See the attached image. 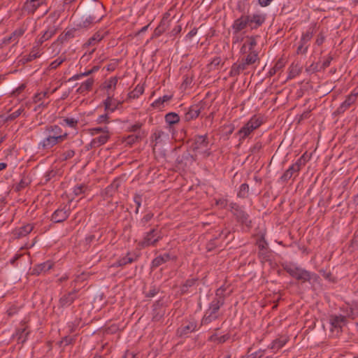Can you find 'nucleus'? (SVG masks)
<instances>
[{"mask_svg": "<svg viewBox=\"0 0 358 358\" xmlns=\"http://www.w3.org/2000/svg\"><path fill=\"white\" fill-rule=\"evenodd\" d=\"M162 238L161 231L158 229V225H156L144 234L142 240L138 243V245L143 248L155 246Z\"/></svg>", "mask_w": 358, "mask_h": 358, "instance_id": "39448f33", "label": "nucleus"}, {"mask_svg": "<svg viewBox=\"0 0 358 358\" xmlns=\"http://www.w3.org/2000/svg\"><path fill=\"white\" fill-rule=\"evenodd\" d=\"M259 250L266 251L268 250V243L264 237H262L257 242Z\"/></svg>", "mask_w": 358, "mask_h": 358, "instance_id": "052dcab7", "label": "nucleus"}, {"mask_svg": "<svg viewBox=\"0 0 358 358\" xmlns=\"http://www.w3.org/2000/svg\"><path fill=\"white\" fill-rule=\"evenodd\" d=\"M247 55L243 56L241 59L245 62L246 64H249L250 65L254 64L259 59V52L256 50H252V52L247 51Z\"/></svg>", "mask_w": 358, "mask_h": 358, "instance_id": "c756f323", "label": "nucleus"}, {"mask_svg": "<svg viewBox=\"0 0 358 358\" xmlns=\"http://www.w3.org/2000/svg\"><path fill=\"white\" fill-rule=\"evenodd\" d=\"M33 229V225L28 224L16 229L14 234L17 238H21L30 234Z\"/></svg>", "mask_w": 358, "mask_h": 358, "instance_id": "2f4dec72", "label": "nucleus"}, {"mask_svg": "<svg viewBox=\"0 0 358 358\" xmlns=\"http://www.w3.org/2000/svg\"><path fill=\"white\" fill-rule=\"evenodd\" d=\"M103 38V36L99 32L95 33L91 38H89L87 42L85 44L86 46L95 45Z\"/></svg>", "mask_w": 358, "mask_h": 358, "instance_id": "a19ab883", "label": "nucleus"}, {"mask_svg": "<svg viewBox=\"0 0 358 358\" xmlns=\"http://www.w3.org/2000/svg\"><path fill=\"white\" fill-rule=\"evenodd\" d=\"M94 80L92 78H88L86 81L83 82L80 86L77 89L76 92L79 94H84L92 90L94 85Z\"/></svg>", "mask_w": 358, "mask_h": 358, "instance_id": "7c9ffc66", "label": "nucleus"}, {"mask_svg": "<svg viewBox=\"0 0 358 358\" xmlns=\"http://www.w3.org/2000/svg\"><path fill=\"white\" fill-rule=\"evenodd\" d=\"M301 71V67L299 64H292L289 69V79H292L295 78L296 76L299 75Z\"/></svg>", "mask_w": 358, "mask_h": 358, "instance_id": "c9c22d12", "label": "nucleus"}, {"mask_svg": "<svg viewBox=\"0 0 358 358\" xmlns=\"http://www.w3.org/2000/svg\"><path fill=\"white\" fill-rule=\"evenodd\" d=\"M243 71L242 67L238 61L232 64L229 71V76L236 77Z\"/></svg>", "mask_w": 358, "mask_h": 358, "instance_id": "58836bf2", "label": "nucleus"}, {"mask_svg": "<svg viewBox=\"0 0 358 358\" xmlns=\"http://www.w3.org/2000/svg\"><path fill=\"white\" fill-rule=\"evenodd\" d=\"M70 214V208L64 206L63 208H58L52 215L51 220L55 223L62 222L66 220Z\"/></svg>", "mask_w": 358, "mask_h": 358, "instance_id": "ddd939ff", "label": "nucleus"}, {"mask_svg": "<svg viewBox=\"0 0 358 358\" xmlns=\"http://www.w3.org/2000/svg\"><path fill=\"white\" fill-rule=\"evenodd\" d=\"M57 30V29L55 25L49 27L43 34L36 39L34 45L40 49V47L45 41L51 38L56 34Z\"/></svg>", "mask_w": 358, "mask_h": 358, "instance_id": "aec40b11", "label": "nucleus"}, {"mask_svg": "<svg viewBox=\"0 0 358 358\" xmlns=\"http://www.w3.org/2000/svg\"><path fill=\"white\" fill-rule=\"evenodd\" d=\"M252 348H249L247 354L250 358H261L264 355V350H259L257 352H251Z\"/></svg>", "mask_w": 358, "mask_h": 358, "instance_id": "4d7b16f0", "label": "nucleus"}, {"mask_svg": "<svg viewBox=\"0 0 358 358\" xmlns=\"http://www.w3.org/2000/svg\"><path fill=\"white\" fill-rule=\"evenodd\" d=\"M259 37L258 35L255 36H247V41L243 43L242 47L241 48L240 52L242 55H245L247 53V47H248V51L252 52V50H255V48L257 44V39Z\"/></svg>", "mask_w": 358, "mask_h": 358, "instance_id": "412c9836", "label": "nucleus"}, {"mask_svg": "<svg viewBox=\"0 0 358 358\" xmlns=\"http://www.w3.org/2000/svg\"><path fill=\"white\" fill-rule=\"evenodd\" d=\"M176 256L170 253H164L156 257L152 262V268H156L170 260H176Z\"/></svg>", "mask_w": 358, "mask_h": 358, "instance_id": "6ab92c4d", "label": "nucleus"}, {"mask_svg": "<svg viewBox=\"0 0 358 358\" xmlns=\"http://www.w3.org/2000/svg\"><path fill=\"white\" fill-rule=\"evenodd\" d=\"M141 139V137L139 135H129L125 138L124 141L127 144L132 145Z\"/></svg>", "mask_w": 358, "mask_h": 358, "instance_id": "13d9d810", "label": "nucleus"}, {"mask_svg": "<svg viewBox=\"0 0 358 358\" xmlns=\"http://www.w3.org/2000/svg\"><path fill=\"white\" fill-rule=\"evenodd\" d=\"M282 267L289 275L302 283L310 282L312 279L315 280L317 278V274L296 266L291 263H283L282 264Z\"/></svg>", "mask_w": 358, "mask_h": 358, "instance_id": "7ed1b4c3", "label": "nucleus"}, {"mask_svg": "<svg viewBox=\"0 0 358 358\" xmlns=\"http://www.w3.org/2000/svg\"><path fill=\"white\" fill-rule=\"evenodd\" d=\"M230 210L233 215L236 217L237 222L249 226L251 221L249 220V215L236 203H231Z\"/></svg>", "mask_w": 358, "mask_h": 358, "instance_id": "6e6552de", "label": "nucleus"}, {"mask_svg": "<svg viewBox=\"0 0 358 358\" xmlns=\"http://www.w3.org/2000/svg\"><path fill=\"white\" fill-rule=\"evenodd\" d=\"M169 14L166 13L161 20L159 25L154 30L152 38H157L164 34L169 27L170 21L169 20Z\"/></svg>", "mask_w": 358, "mask_h": 358, "instance_id": "2eb2a0df", "label": "nucleus"}, {"mask_svg": "<svg viewBox=\"0 0 358 358\" xmlns=\"http://www.w3.org/2000/svg\"><path fill=\"white\" fill-rule=\"evenodd\" d=\"M48 92H41L39 93H37L34 95L33 99L34 103H38L40 102L43 99L48 97Z\"/></svg>", "mask_w": 358, "mask_h": 358, "instance_id": "bf43d9fd", "label": "nucleus"}, {"mask_svg": "<svg viewBox=\"0 0 358 358\" xmlns=\"http://www.w3.org/2000/svg\"><path fill=\"white\" fill-rule=\"evenodd\" d=\"M196 329V324L195 322H189L187 325H182L177 330V334L179 336H184L189 333L193 332Z\"/></svg>", "mask_w": 358, "mask_h": 358, "instance_id": "bb28decb", "label": "nucleus"}, {"mask_svg": "<svg viewBox=\"0 0 358 358\" xmlns=\"http://www.w3.org/2000/svg\"><path fill=\"white\" fill-rule=\"evenodd\" d=\"M78 289H73L62 295L59 299V308H64L70 306L78 298Z\"/></svg>", "mask_w": 358, "mask_h": 358, "instance_id": "9b49d317", "label": "nucleus"}, {"mask_svg": "<svg viewBox=\"0 0 358 358\" xmlns=\"http://www.w3.org/2000/svg\"><path fill=\"white\" fill-rule=\"evenodd\" d=\"M321 66L319 67L318 63H313L308 67L306 68V71L310 73H314L322 70Z\"/></svg>", "mask_w": 358, "mask_h": 358, "instance_id": "680f3d73", "label": "nucleus"}, {"mask_svg": "<svg viewBox=\"0 0 358 358\" xmlns=\"http://www.w3.org/2000/svg\"><path fill=\"white\" fill-rule=\"evenodd\" d=\"M222 62V59L220 57H216L212 59L210 63L208 65L210 71L217 69Z\"/></svg>", "mask_w": 358, "mask_h": 358, "instance_id": "864d4df0", "label": "nucleus"}, {"mask_svg": "<svg viewBox=\"0 0 358 358\" xmlns=\"http://www.w3.org/2000/svg\"><path fill=\"white\" fill-rule=\"evenodd\" d=\"M87 189V186L85 184H79L76 185L73 189V192L75 196H79L82 194L83 193H85V191Z\"/></svg>", "mask_w": 358, "mask_h": 358, "instance_id": "8fccbe9b", "label": "nucleus"}, {"mask_svg": "<svg viewBox=\"0 0 358 358\" xmlns=\"http://www.w3.org/2000/svg\"><path fill=\"white\" fill-rule=\"evenodd\" d=\"M55 266V262L52 260H48L41 264L35 265L31 271V275H39L42 273H46Z\"/></svg>", "mask_w": 358, "mask_h": 358, "instance_id": "dca6fc26", "label": "nucleus"}, {"mask_svg": "<svg viewBox=\"0 0 358 358\" xmlns=\"http://www.w3.org/2000/svg\"><path fill=\"white\" fill-rule=\"evenodd\" d=\"M41 56L40 49L36 46L35 45L32 48L31 52L28 55L24 56L20 62H21L23 64L30 62L34 59L39 57Z\"/></svg>", "mask_w": 358, "mask_h": 358, "instance_id": "393cba45", "label": "nucleus"}, {"mask_svg": "<svg viewBox=\"0 0 358 358\" xmlns=\"http://www.w3.org/2000/svg\"><path fill=\"white\" fill-rule=\"evenodd\" d=\"M27 23L24 22L20 27L15 29L11 34L12 37H14L13 41H16L17 42V39L22 36L27 30Z\"/></svg>", "mask_w": 358, "mask_h": 358, "instance_id": "c03bdc74", "label": "nucleus"}, {"mask_svg": "<svg viewBox=\"0 0 358 358\" xmlns=\"http://www.w3.org/2000/svg\"><path fill=\"white\" fill-rule=\"evenodd\" d=\"M90 131L92 135L97 134L99 133H102V134H108V133H109L108 127L106 126L103 127H98L92 128L90 129Z\"/></svg>", "mask_w": 358, "mask_h": 358, "instance_id": "5fc2aeb1", "label": "nucleus"}, {"mask_svg": "<svg viewBox=\"0 0 358 358\" xmlns=\"http://www.w3.org/2000/svg\"><path fill=\"white\" fill-rule=\"evenodd\" d=\"M197 279L196 278H190L187 279L183 284L180 286V291L182 294L187 293L189 287L194 286L196 282Z\"/></svg>", "mask_w": 358, "mask_h": 358, "instance_id": "79ce46f5", "label": "nucleus"}, {"mask_svg": "<svg viewBox=\"0 0 358 358\" xmlns=\"http://www.w3.org/2000/svg\"><path fill=\"white\" fill-rule=\"evenodd\" d=\"M205 107L206 103L203 101H200L196 104L191 106L184 115V120L185 122H190L195 120L199 117L202 110H204Z\"/></svg>", "mask_w": 358, "mask_h": 358, "instance_id": "1a4fd4ad", "label": "nucleus"}, {"mask_svg": "<svg viewBox=\"0 0 358 358\" xmlns=\"http://www.w3.org/2000/svg\"><path fill=\"white\" fill-rule=\"evenodd\" d=\"M104 16V6L101 2L97 0H92L90 2L85 10L83 21V26L87 27L91 24L99 22Z\"/></svg>", "mask_w": 358, "mask_h": 358, "instance_id": "f03ea898", "label": "nucleus"}, {"mask_svg": "<svg viewBox=\"0 0 358 358\" xmlns=\"http://www.w3.org/2000/svg\"><path fill=\"white\" fill-rule=\"evenodd\" d=\"M75 342V338L71 336H64L59 342V345L66 346L73 344Z\"/></svg>", "mask_w": 358, "mask_h": 358, "instance_id": "e2e57ef3", "label": "nucleus"}, {"mask_svg": "<svg viewBox=\"0 0 358 358\" xmlns=\"http://www.w3.org/2000/svg\"><path fill=\"white\" fill-rule=\"evenodd\" d=\"M137 259V257L135 255L131 256V254L128 252L125 257H123L118 259L113 266H123L127 264H131Z\"/></svg>", "mask_w": 358, "mask_h": 358, "instance_id": "c85d7f7f", "label": "nucleus"}, {"mask_svg": "<svg viewBox=\"0 0 358 358\" xmlns=\"http://www.w3.org/2000/svg\"><path fill=\"white\" fill-rule=\"evenodd\" d=\"M117 83V77H111L109 80H106L103 83V88L107 90L110 89H115V86Z\"/></svg>", "mask_w": 358, "mask_h": 358, "instance_id": "49530a36", "label": "nucleus"}, {"mask_svg": "<svg viewBox=\"0 0 358 358\" xmlns=\"http://www.w3.org/2000/svg\"><path fill=\"white\" fill-rule=\"evenodd\" d=\"M287 341V339L285 338H277L272 342L270 348L275 351H278L286 344Z\"/></svg>", "mask_w": 358, "mask_h": 358, "instance_id": "72a5a7b5", "label": "nucleus"}, {"mask_svg": "<svg viewBox=\"0 0 358 358\" xmlns=\"http://www.w3.org/2000/svg\"><path fill=\"white\" fill-rule=\"evenodd\" d=\"M225 291L226 288L224 287L223 286H221L220 287L217 289V290L215 291V296L212 300V301L223 306L224 304L226 298Z\"/></svg>", "mask_w": 358, "mask_h": 358, "instance_id": "cd10ccee", "label": "nucleus"}, {"mask_svg": "<svg viewBox=\"0 0 358 358\" xmlns=\"http://www.w3.org/2000/svg\"><path fill=\"white\" fill-rule=\"evenodd\" d=\"M230 338V335L229 334L223 335L222 336H217L216 334H214L211 335L208 338V341L210 342H217V343L222 344L225 343L227 341H228Z\"/></svg>", "mask_w": 358, "mask_h": 358, "instance_id": "e433bc0d", "label": "nucleus"}, {"mask_svg": "<svg viewBox=\"0 0 358 358\" xmlns=\"http://www.w3.org/2000/svg\"><path fill=\"white\" fill-rule=\"evenodd\" d=\"M262 123L263 121L261 117L253 115L237 132V135L239 136V141L241 143L243 142L253 131L258 129Z\"/></svg>", "mask_w": 358, "mask_h": 358, "instance_id": "20e7f679", "label": "nucleus"}, {"mask_svg": "<svg viewBox=\"0 0 358 358\" xmlns=\"http://www.w3.org/2000/svg\"><path fill=\"white\" fill-rule=\"evenodd\" d=\"M250 5L244 1H239L236 10L241 15L233 22L231 24L233 34H239L248 30L257 29L265 22L266 15L259 12L250 13Z\"/></svg>", "mask_w": 358, "mask_h": 358, "instance_id": "f257e3e1", "label": "nucleus"}, {"mask_svg": "<svg viewBox=\"0 0 358 358\" xmlns=\"http://www.w3.org/2000/svg\"><path fill=\"white\" fill-rule=\"evenodd\" d=\"M110 138V135L107 134H103L100 135L99 136L94 138L92 139L94 146L96 148L104 145Z\"/></svg>", "mask_w": 358, "mask_h": 358, "instance_id": "f704fd0d", "label": "nucleus"}, {"mask_svg": "<svg viewBox=\"0 0 358 358\" xmlns=\"http://www.w3.org/2000/svg\"><path fill=\"white\" fill-rule=\"evenodd\" d=\"M57 138L58 136H54L50 134H45V137L38 143V149L47 150L53 148L57 143H61V141H59L58 140L59 138Z\"/></svg>", "mask_w": 358, "mask_h": 358, "instance_id": "f8f14e48", "label": "nucleus"}, {"mask_svg": "<svg viewBox=\"0 0 358 358\" xmlns=\"http://www.w3.org/2000/svg\"><path fill=\"white\" fill-rule=\"evenodd\" d=\"M307 161L308 159L307 157H306V153H304L293 164L297 167V169L301 171V168L306 165Z\"/></svg>", "mask_w": 358, "mask_h": 358, "instance_id": "3c124183", "label": "nucleus"}, {"mask_svg": "<svg viewBox=\"0 0 358 358\" xmlns=\"http://www.w3.org/2000/svg\"><path fill=\"white\" fill-rule=\"evenodd\" d=\"M62 130L61 127L57 124L55 125H47L44 129L45 134H50L54 136H58V140L62 142L67 137V134H62Z\"/></svg>", "mask_w": 358, "mask_h": 358, "instance_id": "f3484780", "label": "nucleus"}, {"mask_svg": "<svg viewBox=\"0 0 358 358\" xmlns=\"http://www.w3.org/2000/svg\"><path fill=\"white\" fill-rule=\"evenodd\" d=\"M249 193V185L247 183H243L239 188L237 196L239 198H247Z\"/></svg>", "mask_w": 358, "mask_h": 358, "instance_id": "a18cd8bd", "label": "nucleus"}, {"mask_svg": "<svg viewBox=\"0 0 358 358\" xmlns=\"http://www.w3.org/2000/svg\"><path fill=\"white\" fill-rule=\"evenodd\" d=\"M64 122L70 127L76 128L78 123V120L74 118L66 117L64 119Z\"/></svg>", "mask_w": 358, "mask_h": 358, "instance_id": "774afa93", "label": "nucleus"}, {"mask_svg": "<svg viewBox=\"0 0 358 358\" xmlns=\"http://www.w3.org/2000/svg\"><path fill=\"white\" fill-rule=\"evenodd\" d=\"M347 323V318L342 315H331L329 316V324H331V330L334 329H341Z\"/></svg>", "mask_w": 358, "mask_h": 358, "instance_id": "a211bd4d", "label": "nucleus"}, {"mask_svg": "<svg viewBox=\"0 0 358 358\" xmlns=\"http://www.w3.org/2000/svg\"><path fill=\"white\" fill-rule=\"evenodd\" d=\"M75 155V151L73 150H68L61 154L60 159L62 161H66L69 159H71Z\"/></svg>", "mask_w": 358, "mask_h": 358, "instance_id": "6e6d98bb", "label": "nucleus"}, {"mask_svg": "<svg viewBox=\"0 0 358 358\" xmlns=\"http://www.w3.org/2000/svg\"><path fill=\"white\" fill-rule=\"evenodd\" d=\"M352 319L358 317V301L354 302L350 307V315Z\"/></svg>", "mask_w": 358, "mask_h": 358, "instance_id": "0e129e2a", "label": "nucleus"}, {"mask_svg": "<svg viewBox=\"0 0 358 358\" xmlns=\"http://www.w3.org/2000/svg\"><path fill=\"white\" fill-rule=\"evenodd\" d=\"M171 99V96L164 95L162 97H160L158 99L155 100L152 103V106L154 108H161V106H163L164 102L169 101Z\"/></svg>", "mask_w": 358, "mask_h": 358, "instance_id": "de8ad7c7", "label": "nucleus"}, {"mask_svg": "<svg viewBox=\"0 0 358 358\" xmlns=\"http://www.w3.org/2000/svg\"><path fill=\"white\" fill-rule=\"evenodd\" d=\"M357 96L358 93H350L336 109L335 113L340 115L345 113L356 101Z\"/></svg>", "mask_w": 358, "mask_h": 358, "instance_id": "4468645a", "label": "nucleus"}, {"mask_svg": "<svg viewBox=\"0 0 358 358\" xmlns=\"http://www.w3.org/2000/svg\"><path fill=\"white\" fill-rule=\"evenodd\" d=\"M144 92V88L143 86L138 85L135 89L129 94L130 98L136 99L138 98L140 95H141Z\"/></svg>", "mask_w": 358, "mask_h": 358, "instance_id": "09e8293b", "label": "nucleus"}, {"mask_svg": "<svg viewBox=\"0 0 358 358\" xmlns=\"http://www.w3.org/2000/svg\"><path fill=\"white\" fill-rule=\"evenodd\" d=\"M44 3V1L27 0L23 6V10L29 14H34L35 11Z\"/></svg>", "mask_w": 358, "mask_h": 358, "instance_id": "4be33fe9", "label": "nucleus"}, {"mask_svg": "<svg viewBox=\"0 0 358 358\" xmlns=\"http://www.w3.org/2000/svg\"><path fill=\"white\" fill-rule=\"evenodd\" d=\"M24 110V108L23 107H20L19 109L15 110V112L9 114L8 115H6L7 121H13L15 120L17 117H18Z\"/></svg>", "mask_w": 358, "mask_h": 358, "instance_id": "603ef678", "label": "nucleus"}, {"mask_svg": "<svg viewBox=\"0 0 358 358\" xmlns=\"http://www.w3.org/2000/svg\"><path fill=\"white\" fill-rule=\"evenodd\" d=\"M165 121L169 125H173L179 122L180 117L176 113H169L165 115Z\"/></svg>", "mask_w": 358, "mask_h": 358, "instance_id": "4c0bfd02", "label": "nucleus"}, {"mask_svg": "<svg viewBox=\"0 0 358 358\" xmlns=\"http://www.w3.org/2000/svg\"><path fill=\"white\" fill-rule=\"evenodd\" d=\"M154 213L150 212L145 214L139 221V227L142 229H147V224L153 218Z\"/></svg>", "mask_w": 358, "mask_h": 358, "instance_id": "ea45409f", "label": "nucleus"}, {"mask_svg": "<svg viewBox=\"0 0 358 358\" xmlns=\"http://www.w3.org/2000/svg\"><path fill=\"white\" fill-rule=\"evenodd\" d=\"M313 36V30L310 28L305 33H303L301 36V40L299 41V45L296 50V53L298 55L301 54L304 55L307 52L308 45L307 43L310 41Z\"/></svg>", "mask_w": 358, "mask_h": 358, "instance_id": "9d476101", "label": "nucleus"}, {"mask_svg": "<svg viewBox=\"0 0 358 358\" xmlns=\"http://www.w3.org/2000/svg\"><path fill=\"white\" fill-rule=\"evenodd\" d=\"M209 145L208 134L196 135L193 138L192 144V150L194 152H203L206 156H210V152L208 148Z\"/></svg>", "mask_w": 358, "mask_h": 358, "instance_id": "423d86ee", "label": "nucleus"}, {"mask_svg": "<svg viewBox=\"0 0 358 358\" xmlns=\"http://www.w3.org/2000/svg\"><path fill=\"white\" fill-rule=\"evenodd\" d=\"M122 104V102L113 99L109 94L106 100L103 101V106L106 112L113 113L116 109L119 108V106Z\"/></svg>", "mask_w": 358, "mask_h": 358, "instance_id": "5701e85b", "label": "nucleus"}, {"mask_svg": "<svg viewBox=\"0 0 358 358\" xmlns=\"http://www.w3.org/2000/svg\"><path fill=\"white\" fill-rule=\"evenodd\" d=\"M76 31V29L74 28L65 31L64 33L61 34L59 36L57 41H59L61 43H64L68 41L70 38H72L75 36Z\"/></svg>", "mask_w": 358, "mask_h": 358, "instance_id": "473e14b6", "label": "nucleus"}, {"mask_svg": "<svg viewBox=\"0 0 358 358\" xmlns=\"http://www.w3.org/2000/svg\"><path fill=\"white\" fill-rule=\"evenodd\" d=\"M169 135L166 134L164 131L162 130H155V131L152 135V141L155 142V144L153 145V149L155 148V147L158 144H162L164 141V138H168Z\"/></svg>", "mask_w": 358, "mask_h": 358, "instance_id": "a878e982", "label": "nucleus"}, {"mask_svg": "<svg viewBox=\"0 0 358 358\" xmlns=\"http://www.w3.org/2000/svg\"><path fill=\"white\" fill-rule=\"evenodd\" d=\"M300 171L294 164H292L281 176L280 180L283 182H287L292 176L296 177Z\"/></svg>", "mask_w": 358, "mask_h": 358, "instance_id": "b1692460", "label": "nucleus"}, {"mask_svg": "<svg viewBox=\"0 0 358 358\" xmlns=\"http://www.w3.org/2000/svg\"><path fill=\"white\" fill-rule=\"evenodd\" d=\"M64 60H65V58H63V59H61L60 57L57 58V59L54 60L53 62H52L50 64L49 69L52 70V69H57L59 65H61L64 62Z\"/></svg>", "mask_w": 358, "mask_h": 358, "instance_id": "69168bd1", "label": "nucleus"}, {"mask_svg": "<svg viewBox=\"0 0 358 358\" xmlns=\"http://www.w3.org/2000/svg\"><path fill=\"white\" fill-rule=\"evenodd\" d=\"M222 306V305L211 301L201 320V324H208L218 319L219 310Z\"/></svg>", "mask_w": 358, "mask_h": 358, "instance_id": "0eeeda50", "label": "nucleus"}, {"mask_svg": "<svg viewBox=\"0 0 358 358\" xmlns=\"http://www.w3.org/2000/svg\"><path fill=\"white\" fill-rule=\"evenodd\" d=\"M262 148H263L262 143L260 141H258L252 147L250 148V152L251 154H257L262 150Z\"/></svg>", "mask_w": 358, "mask_h": 358, "instance_id": "338daca9", "label": "nucleus"}, {"mask_svg": "<svg viewBox=\"0 0 358 358\" xmlns=\"http://www.w3.org/2000/svg\"><path fill=\"white\" fill-rule=\"evenodd\" d=\"M29 334V331H27V327H24L22 329H19L17 331V341L19 343H24L27 339V336Z\"/></svg>", "mask_w": 358, "mask_h": 358, "instance_id": "37998d69", "label": "nucleus"}]
</instances>
